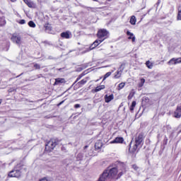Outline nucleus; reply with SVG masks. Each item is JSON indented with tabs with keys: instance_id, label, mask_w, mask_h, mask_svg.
Wrapping results in <instances>:
<instances>
[{
	"instance_id": "1",
	"label": "nucleus",
	"mask_w": 181,
	"mask_h": 181,
	"mask_svg": "<svg viewBox=\"0 0 181 181\" xmlns=\"http://www.w3.org/2000/svg\"><path fill=\"white\" fill-rule=\"evenodd\" d=\"M106 170H107L110 179H119L125 173V164L122 163L117 168H109Z\"/></svg>"
},
{
	"instance_id": "2",
	"label": "nucleus",
	"mask_w": 181,
	"mask_h": 181,
	"mask_svg": "<svg viewBox=\"0 0 181 181\" xmlns=\"http://www.w3.org/2000/svg\"><path fill=\"white\" fill-rule=\"evenodd\" d=\"M57 145V142L56 141V139H52L45 145V151H47V152H52V151L56 148Z\"/></svg>"
},
{
	"instance_id": "3",
	"label": "nucleus",
	"mask_w": 181,
	"mask_h": 181,
	"mask_svg": "<svg viewBox=\"0 0 181 181\" xmlns=\"http://www.w3.org/2000/svg\"><path fill=\"white\" fill-rule=\"evenodd\" d=\"M102 42H104V39L103 40H96L90 47L86 49V51L83 52V53H87V52H90V50H93V49H95L98 45H100Z\"/></svg>"
},
{
	"instance_id": "4",
	"label": "nucleus",
	"mask_w": 181,
	"mask_h": 181,
	"mask_svg": "<svg viewBox=\"0 0 181 181\" xmlns=\"http://www.w3.org/2000/svg\"><path fill=\"white\" fill-rule=\"evenodd\" d=\"M107 36H108V32L106 30H100L98 32V37L100 40H103V39H104L105 40V39H107Z\"/></svg>"
},
{
	"instance_id": "5",
	"label": "nucleus",
	"mask_w": 181,
	"mask_h": 181,
	"mask_svg": "<svg viewBox=\"0 0 181 181\" xmlns=\"http://www.w3.org/2000/svg\"><path fill=\"white\" fill-rule=\"evenodd\" d=\"M21 170L14 168L8 173V177H21Z\"/></svg>"
},
{
	"instance_id": "6",
	"label": "nucleus",
	"mask_w": 181,
	"mask_h": 181,
	"mask_svg": "<svg viewBox=\"0 0 181 181\" xmlns=\"http://www.w3.org/2000/svg\"><path fill=\"white\" fill-rule=\"evenodd\" d=\"M11 40L13 43H16L18 46H21L22 45V37L21 36L17 35H13L11 37Z\"/></svg>"
},
{
	"instance_id": "7",
	"label": "nucleus",
	"mask_w": 181,
	"mask_h": 181,
	"mask_svg": "<svg viewBox=\"0 0 181 181\" xmlns=\"http://www.w3.org/2000/svg\"><path fill=\"white\" fill-rule=\"evenodd\" d=\"M124 69H125V64H122L120 65L119 69L117 71L116 74H115V78H119L122 75V72L124 71Z\"/></svg>"
},
{
	"instance_id": "8",
	"label": "nucleus",
	"mask_w": 181,
	"mask_h": 181,
	"mask_svg": "<svg viewBox=\"0 0 181 181\" xmlns=\"http://www.w3.org/2000/svg\"><path fill=\"white\" fill-rule=\"evenodd\" d=\"M108 179H110V176L108 175V170H105L100 176L98 181H107L108 180Z\"/></svg>"
},
{
	"instance_id": "9",
	"label": "nucleus",
	"mask_w": 181,
	"mask_h": 181,
	"mask_svg": "<svg viewBox=\"0 0 181 181\" xmlns=\"http://www.w3.org/2000/svg\"><path fill=\"white\" fill-rule=\"evenodd\" d=\"M62 84H66V79L63 78H55V82L54 83V86H62Z\"/></svg>"
},
{
	"instance_id": "10",
	"label": "nucleus",
	"mask_w": 181,
	"mask_h": 181,
	"mask_svg": "<svg viewBox=\"0 0 181 181\" xmlns=\"http://www.w3.org/2000/svg\"><path fill=\"white\" fill-rule=\"evenodd\" d=\"M144 141V134H139L137 137H136L135 144L136 145H141L142 144V141Z\"/></svg>"
},
{
	"instance_id": "11",
	"label": "nucleus",
	"mask_w": 181,
	"mask_h": 181,
	"mask_svg": "<svg viewBox=\"0 0 181 181\" xmlns=\"http://www.w3.org/2000/svg\"><path fill=\"white\" fill-rule=\"evenodd\" d=\"M175 118H180L181 117V106H177L175 111L174 112Z\"/></svg>"
},
{
	"instance_id": "12",
	"label": "nucleus",
	"mask_w": 181,
	"mask_h": 181,
	"mask_svg": "<svg viewBox=\"0 0 181 181\" xmlns=\"http://www.w3.org/2000/svg\"><path fill=\"white\" fill-rule=\"evenodd\" d=\"M124 138L123 137H116L113 141H110V144H123Z\"/></svg>"
},
{
	"instance_id": "13",
	"label": "nucleus",
	"mask_w": 181,
	"mask_h": 181,
	"mask_svg": "<svg viewBox=\"0 0 181 181\" xmlns=\"http://www.w3.org/2000/svg\"><path fill=\"white\" fill-rule=\"evenodd\" d=\"M138 146H139V145H138L135 143V144L132 147H130L129 148V153H135V152H136V149H138Z\"/></svg>"
},
{
	"instance_id": "14",
	"label": "nucleus",
	"mask_w": 181,
	"mask_h": 181,
	"mask_svg": "<svg viewBox=\"0 0 181 181\" xmlns=\"http://www.w3.org/2000/svg\"><path fill=\"white\" fill-rule=\"evenodd\" d=\"M112 100H114V95L111 94L110 95H105V103H110V101H112Z\"/></svg>"
},
{
	"instance_id": "15",
	"label": "nucleus",
	"mask_w": 181,
	"mask_h": 181,
	"mask_svg": "<svg viewBox=\"0 0 181 181\" xmlns=\"http://www.w3.org/2000/svg\"><path fill=\"white\" fill-rule=\"evenodd\" d=\"M101 148H103V142H101V141H98L95 144V149L98 151V149H100Z\"/></svg>"
},
{
	"instance_id": "16",
	"label": "nucleus",
	"mask_w": 181,
	"mask_h": 181,
	"mask_svg": "<svg viewBox=\"0 0 181 181\" xmlns=\"http://www.w3.org/2000/svg\"><path fill=\"white\" fill-rule=\"evenodd\" d=\"M61 37H64V39H70V33L69 31L62 33Z\"/></svg>"
},
{
	"instance_id": "17",
	"label": "nucleus",
	"mask_w": 181,
	"mask_h": 181,
	"mask_svg": "<svg viewBox=\"0 0 181 181\" xmlns=\"http://www.w3.org/2000/svg\"><path fill=\"white\" fill-rule=\"evenodd\" d=\"M127 36H129L128 39L129 40H131V39H132V42H135V37L134 36V33H132L129 31H127Z\"/></svg>"
},
{
	"instance_id": "18",
	"label": "nucleus",
	"mask_w": 181,
	"mask_h": 181,
	"mask_svg": "<svg viewBox=\"0 0 181 181\" xmlns=\"http://www.w3.org/2000/svg\"><path fill=\"white\" fill-rule=\"evenodd\" d=\"M104 88H105V86L101 85V86H97L94 91L95 93H98V91H101V90H104Z\"/></svg>"
},
{
	"instance_id": "19",
	"label": "nucleus",
	"mask_w": 181,
	"mask_h": 181,
	"mask_svg": "<svg viewBox=\"0 0 181 181\" xmlns=\"http://www.w3.org/2000/svg\"><path fill=\"white\" fill-rule=\"evenodd\" d=\"M130 23L131 25H136V18L135 17V16H132L130 18Z\"/></svg>"
},
{
	"instance_id": "20",
	"label": "nucleus",
	"mask_w": 181,
	"mask_h": 181,
	"mask_svg": "<svg viewBox=\"0 0 181 181\" xmlns=\"http://www.w3.org/2000/svg\"><path fill=\"white\" fill-rule=\"evenodd\" d=\"M25 4L28 6V8H33V2L29 0H25Z\"/></svg>"
},
{
	"instance_id": "21",
	"label": "nucleus",
	"mask_w": 181,
	"mask_h": 181,
	"mask_svg": "<svg viewBox=\"0 0 181 181\" xmlns=\"http://www.w3.org/2000/svg\"><path fill=\"white\" fill-rule=\"evenodd\" d=\"M87 81H88L87 80V78H84L82 79L81 81H80L79 82H78V86H84V84H86V83H87Z\"/></svg>"
},
{
	"instance_id": "22",
	"label": "nucleus",
	"mask_w": 181,
	"mask_h": 181,
	"mask_svg": "<svg viewBox=\"0 0 181 181\" xmlns=\"http://www.w3.org/2000/svg\"><path fill=\"white\" fill-rule=\"evenodd\" d=\"M125 87V83L122 82L118 85L117 90L119 91L120 90H122Z\"/></svg>"
},
{
	"instance_id": "23",
	"label": "nucleus",
	"mask_w": 181,
	"mask_h": 181,
	"mask_svg": "<svg viewBox=\"0 0 181 181\" xmlns=\"http://www.w3.org/2000/svg\"><path fill=\"white\" fill-rule=\"evenodd\" d=\"M136 105V101H133L132 103V105L130 107V111L132 112V111H134V108H135V106Z\"/></svg>"
},
{
	"instance_id": "24",
	"label": "nucleus",
	"mask_w": 181,
	"mask_h": 181,
	"mask_svg": "<svg viewBox=\"0 0 181 181\" xmlns=\"http://www.w3.org/2000/svg\"><path fill=\"white\" fill-rule=\"evenodd\" d=\"M45 32H47V33H49V32L52 30V26H50L49 25H45Z\"/></svg>"
},
{
	"instance_id": "25",
	"label": "nucleus",
	"mask_w": 181,
	"mask_h": 181,
	"mask_svg": "<svg viewBox=\"0 0 181 181\" xmlns=\"http://www.w3.org/2000/svg\"><path fill=\"white\" fill-rule=\"evenodd\" d=\"M168 64H169V66H172L173 64H176V62L175 61V58H172L168 62Z\"/></svg>"
},
{
	"instance_id": "26",
	"label": "nucleus",
	"mask_w": 181,
	"mask_h": 181,
	"mask_svg": "<svg viewBox=\"0 0 181 181\" xmlns=\"http://www.w3.org/2000/svg\"><path fill=\"white\" fill-rule=\"evenodd\" d=\"M28 25L30 26V28H36V24L32 21L28 22Z\"/></svg>"
},
{
	"instance_id": "27",
	"label": "nucleus",
	"mask_w": 181,
	"mask_h": 181,
	"mask_svg": "<svg viewBox=\"0 0 181 181\" xmlns=\"http://www.w3.org/2000/svg\"><path fill=\"white\" fill-rule=\"evenodd\" d=\"M146 65L147 66L148 69H152L153 67V64L151 63L149 61L146 62Z\"/></svg>"
},
{
	"instance_id": "28",
	"label": "nucleus",
	"mask_w": 181,
	"mask_h": 181,
	"mask_svg": "<svg viewBox=\"0 0 181 181\" xmlns=\"http://www.w3.org/2000/svg\"><path fill=\"white\" fill-rule=\"evenodd\" d=\"M111 74H112V72H107L104 76L103 81H104V80H106L107 78H108V77H110V76H111Z\"/></svg>"
},
{
	"instance_id": "29",
	"label": "nucleus",
	"mask_w": 181,
	"mask_h": 181,
	"mask_svg": "<svg viewBox=\"0 0 181 181\" xmlns=\"http://www.w3.org/2000/svg\"><path fill=\"white\" fill-rule=\"evenodd\" d=\"M83 159V153H79L77 156V160H81Z\"/></svg>"
},
{
	"instance_id": "30",
	"label": "nucleus",
	"mask_w": 181,
	"mask_h": 181,
	"mask_svg": "<svg viewBox=\"0 0 181 181\" xmlns=\"http://www.w3.org/2000/svg\"><path fill=\"white\" fill-rule=\"evenodd\" d=\"M144 84H145V78H141V83H139V87H143Z\"/></svg>"
},
{
	"instance_id": "31",
	"label": "nucleus",
	"mask_w": 181,
	"mask_h": 181,
	"mask_svg": "<svg viewBox=\"0 0 181 181\" xmlns=\"http://www.w3.org/2000/svg\"><path fill=\"white\" fill-rule=\"evenodd\" d=\"M175 64H179V63H181V58H175Z\"/></svg>"
},
{
	"instance_id": "32",
	"label": "nucleus",
	"mask_w": 181,
	"mask_h": 181,
	"mask_svg": "<svg viewBox=\"0 0 181 181\" xmlns=\"http://www.w3.org/2000/svg\"><path fill=\"white\" fill-rule=\"evenodd\" d=\"M177 19L181 21V10H178Z\"/></svg>"
},
{
	"instance_id": "33",
	"label": "nucleus",
	"mask_w": 181,
	"mask_h": 181,
	"mask_svg": "<svg viewBox=\"0 0 181 181\" xmlns=\"http://www.w3.org/2000/svg\"><path fill=\"white\" fill-rule=\"evenodd\" d=\"M20 25H25L26 23V21L25 20H21L19 21Z\"/></svg>"
},
{
	"instance_id": "34",
	"label": "nucleus",
	"mask_w": 181,
	"mask_h": 181,
	"mask_svg": "<svg viewBox=\"0 0 181 181\" xmlns=\"http://www.w3.org/2000/svg\"><path fill=\"white\" fill-rule=\"evenodd\" d=\"M34 67H35V69H36L37 70V69H40V65L35 64H34Z\"/></svg>"
},
{
	"instance_id": "35",
	"label": "nucleus",
	"mask_w": 181,
	"mask_h": 181,
	"mask_svg": "<svg viewBox=\"0 0 181 181\" xmlns=\"http://www.w3.org/2000/svg\"><path fill=\"white\" fill-rule=\"evenodd\" d=\"M132 97H134V95H133L132 93H130V94L128 95L127 98H128V100H131V99L132 98Z\"/></svg>"
},
{
	"instance_id": "36",
	"label": "nucleus",
	"mask_w": 181,
	"mask_h": 181,
	"mask_svg": "<svg viewBox=\"0 0 181 181\" xmlns=\"http://www.w3.org/2000/svg\"><path fill=\"white\" fill-rule=\"evenodd\" d=\"M82 76L80 75L77 78L76 81H75L74 84H76V83H77V81H78V80H80Z\"/></svg>"
},
{
	"instance_id": "37",
	"label": "nucleus",
	"mask_w": 181,
	"mask_h": 181,
	"mask_svg": "<svg viewBox=\"0 0 181 181\" xmlns=\"http://www.w3.org/2000/svg\"><path fill=\"white\" fill-rule=\"evenodd\" d=\"M80 107H81V105H80V104H76L74 105V108H80Z\"/></svg>"
},
{
	"instance_id": "38",
	"label": "nucleus",
	"mask_w": 181,
	"mask_h": 181,
	"mask_svg": "<svg viewBox=\"0 0 181 181\" xmlns=\"http://www.w3.org/2000/svg\"><path fill=\"white\" fill-rule=\"evenodd\" d=\"M64 103V100H62V102H60V103L58 104V106L62 105V104H63Z\"/></svg>"
},
{
	"instance_id": "39",
	"label": "nucleus",
	"mask_w": 181,
	"mask_h": 181,
	"mask_svg": "<svg viewBox=\"0 0 181 181\" xmlns=\"http://www.w3.org/2000/svg\"><path fill=\"white\" fill-rule=\"evenodd\" d=\"M40 181H48V180H47V178H42L40 180Z\"/></svg>"
},
{
	"instance_id": "40",
	"label": "nucleus",
	"mask_w": 181,
	"mask_h": 181,
	"mask_svg": "<svg viewBox=\"0 0 181 181\" xmlns=\"http://www.w3.org/2000/svg\"><path fill=\"white\" fill-rule=\"evenodd\" d=\"M166 127H167L168 129H171L170 125H167Z\"/></svg>"
},
{
	"instance_id": "41",
	"label": "nucleus",
	"mask_w": 181,
	"mask_h": 181,
	"mask_svg": "<svg viewBox=\"0 0 181 181\" xmlns=\"http://www.w3.org/2000/svg\"><path fill=\"white\" fill-rule=\"evenodd\" d=\"M88 148V146H85L84 149H87Z\"/></svg>"
},
{
	"instance_id": "42",
	"label": "nucleus",
	"mask_w": 181,
	"mask_h": 181,
	"mask_svg": "<svg viewBox=\"0 0 181 181\" xmlns=\"http://www.w3.org/2000/svg\"><path fill=\"white\" fill-rule=\"evenodd\" d=\"M2 104V100L0 99V105Z\"/></svg>"
},
{
	"instance_id": "43",
	"label": "nucleus",
	"mask_w": 181,
	"mask_h": 181,
	"mask_svg": "<svg viewBox=\"0 0 181 181\" xmlns=\"http://www.w3.org/2000/svg\"><path fill=\"white\" fill-rule=\"evenodd\" d=\"M93 156V153H90V154H89V156Z\"/></svg>"
},
{
	"instance_id": "44",
	"label": "nucleus",
	"mask_w": 181,
	"mask_h": 181,
	"mask_svg": "<svg viewBox=\"0 0 181 181\" xmlns=\"http://www.w3.org/2000/svg\"><path fill=\"white\" fill-rule=\"evenodd\" d=\"M11 2H16V0H11Z\"/></svg>"
},
{
	"instance_id": "45",
	"label": "nucleus",
	"mask_w": 181,
	"mask_h": 181,
	"mask_svg": "<svg viewBox=\"0 0 181 181\" xmlns=\"http://www.w3.org/2000/svg\"><path fill=\"white\" fill-rule=\"evenodd\" d=\"M93 1H95V2H97L98 0H93Z\"/></svg>"
},
{
	"instance_id": "46",
	"label": "nucleus",
	"mask_w": 181,
	"mask_h": 181,
	"mask_svg": "<svg viewBox=\"0 0 181 181\" xmlns=\"http://www.w3.org/2000/svg\"><path fill=\"white\" fill-rule=\"evenodd\" d=\"M132 144V142H131V143H130V144H129V145H130V146H131Z\"/></svg>"
},
{
	"instance_id": "47",
	"label": "nucleus",
	"mask_w": 181,
	"mask_h": 181,
	"mask_svg": "<svg viewBox=\"0 0 181 181\" xmlns=\"http://www.w3.org/2000/svg\"><path fill=\"white\" fill-rule=\"evenodd\" d=\"M109 2L111 1V0H107Z\"/></svg>"
},
{
	"instance_id": "48",
	"label": "nucleus",
	"mask_w": 181,
	"mask_h": 181,
	"mask_svg": "<svg viewBox=\"0 0 181 181\" xmlns=\"http://www.w3.org/2000/svg\"><path fill=\"white\" fill-rule=\"evenodd\" d=\"M21 75L18 76L17 77H20Z\"/></svg>"
},
{
	"instance_id": "49",
	"label": "nucleus",
	"mask_w": 181,
	"mask_h": 181,
	"mask_svg": "<svg viewBox=\"0 0 181 181\" xmlns=\"http://www.w3.org/2000/svg\"><path fill=\"white\" fill-rule=\"evenodd\" d=\"M24 1V2H25V0H23Z\"/></svg>"
}]
</instances>
